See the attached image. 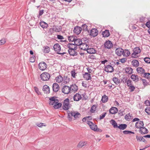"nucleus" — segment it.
Here are the masks:
<instances>
[{
    "instance_id": "nucleus-36",
    "label": "nucleus",
    "mask_w": 150,
    "mask_h": 150,
    "mask_svg": "<svg viewBox=\"0 0 150 150\" xmlns=\"http://www.w3.org/2000/svg\"><path fill=\"white\" fill-rule=\"evenodd\" d=\"M137 72L141 74H143L145 70L142 67H138L137 68Z\"/></svg>"
},
{
    "instance_id": "nucleus-3",
    "label": "nucleus",
    "mask_w": 150,
    "mask_h": 150,
    "mask_svg": "<svg viewBox=\"0 0 150 150\" xmlns=\"http://www.w3.org/2000/svg\"><path fill=\"white\" fill-rule=\"evenodd\" d=\"M69 98L66 99L64 101L63 109L65 110L69 109L70 107L69 105Z\"/></svg>"
},
{
    "instance_id": "nucleus-4",
    "label": "nucleus",
    "mask_w": 150,
    "mask_h": 150,
    "mask_svg": "<svg viewBox=\"0 0 150 150\" xmlns=\"http://www.w3.org/2000/svg\"><path fill=\"white\" fill-rule=\"evenodd\" d=\"M104 47L106 49H110L113 46L112 42L109 40H106L104 43Z\"/></svg>"
},
{
    "instance_id": "nucleus-45",
    "label": "nucleus",
    "mask_w": 150,
    "mask_h": 150,
    "mask_svg": "<svg viewBox=\"0 0 150 150\" xmlns=\"http://www.w3.org/2000/svg\"><path fill=\"white\" fill-rule=\"evenodd\" d=\"M81 117V114L77 111L76 112L75 115L74 117V120H76Z\"/></svg>"
},
{
    "instance_id": "nucleus-10",
    "label": "nucleus",
    "mask_w": 150,
    "mask_h": 150,
    "mask_svg": "<svg viewBox=\"0 0 150 150\" xmlns=\"http://www.w3.org/2000/svg\"><path fill=\"white\" fill-rule=\"evenodd\" d=\"M86 42H82V43L79 47V48L81 50H86L88 48L89 46L86 43Z\"/></svg>"
},
{
    "instance_id": "nucleus-35",
    "label": "nucleus",
    "mask_w": 150,
    "mask_h": 150,
    "mask_svg": "<svg viewBox=\"0 0 150 150\" xmlns=\"http://www.w3.org/2000/svg\"><path fill=\"white\" fill-rule=\"evenodd\" d=\"M108 96L105 95L103 96L101 99V100L103 103H105L108 101Z\"/></svg>"
},
{
    "instance_id": "nucleus-23",
    "label": "nucleus",
    "mask_w": 150,
    "mask_h": 150,
    "mask_svg": "<svg viewBox=\"0 0 150 150\" xmlns=\"http://www.w3.org/2000/svg\"><path fill=\"white\" fill-rule=\"evenodd\" d=\"M125 71L126 73L129 74H132L133 72L132 69L129 67H126L125 69Z\"/></svg>"
},
{
    "instance_id": "nucleus-33",
    "label": "nucleus",
    "mask_w": 150,
    "mask_h": 150,
    "mask_svg": "<svg viewBox=\"0 0 150 150\" xmlns=\"http://www.w3.org/2000/svg\"><path fill=\"white\" fill-rule=\"evenodd\" d=\"M43 52L45 53H49L50 51V49L49 47L47 46H45L43 47Z\"/></svg>"
},
{
    "instance_id": "nucleus-57",
    "label": "nucleus",
    "mask_w": 150,
    "mask_h": 150,
    "mask_svg": "<svg viewBox=\"0 0 150 150\" xmlns=\"http://www.w3.org/2000/svg\"><path fill=\"white\" fill-rule=\"evenodd\" d=\"M144 75L145 77L147 78V79H149L150 78V73H144Z\"/></svg>"
},
{
    "instance_id": "nucleus-44",
    "label": "nucleus",
    "mask_w": 150,
    "mask_h": 150,
    "mask_svg": "<svg viewBox=\"0 0 150 150\" xmlns=\"http://www.w3.org/2000/svg\"><path fill=\"white\" fill-rule=\"evenodd\" d=\"M62 104L61 103H59L58 102L57 103H55L53 107L55 109H57L60 108L62 106Z\"/></svg>"
},
{
    "instance_id": "nucleus-27",
    "label": "nucleus",
    "mask_w": 150,
    "mask_h": 150,
    "mask_svg": "<svg viewBox=\"0 0 150 150\" xmlns=\"http://www.w3.org/2000/svg\"><path fill=\"white\" fill-rule=\"evenodd\" d=\"M55 80L57 82L60 83L63 80V77L61 75H59L55 78Z\"/></svg>"
},
{
    "instance_id": "nucleus-2",
    "label": "nucleus",
    "mask_w": 150,
    "mask_h": 150,
    "mask_svg": "<svg viewBox=\"0 0 150 150\" xmlns=\"http://www.w3.org/2000/svg\"><path fill=\"white\" fill-rule=\"evenodd\" d=\"M53 48L55 52H60L61 50L60 46L58 43L55 44L53 46ZM57 53L60 55H61L62 56V55L67 54V53L65 52H63V53L57 52Z\"/></svg>"
},
{
    "instance_id": "nucleus-52",
    "label": "nucleus",
    "mask_w": 150,
    "mask_h": 150,
    "mask_svg": "<svg viewBox=\"0 0 150 150\" xmlns=\"http://www.w3.org/2000/svg\"><path fill=\"white\" fill-rule=\"evenodd\" d=\"M35 91L37 93L38 95H40L41 94L40 92L39 91L38 88L35 86L34 87Z\"/></svg>"
},
{
    "instance_id": "nucleus-25",
    "label": "nucleus",
    "mask_w": 150,
    "mask_h": 150,
    "mask_svg": "<svg viewBox=\"0 0 150 150\" xmlns=\"http://www.w3.org/2000/svg\"><path fill=\"white\" fill-rule=\"evenodd\" d=\"M83 78L85 79L87 81L91 80V77L90 74L87 72H86L83 74Z\"/></svg>"
},
{
    "instance_id": "nucleus-49",
    "label": "nucleus",
    "mask_w": 150,
    "mask_h": 150,
    "mask_svg": "<svg viewBox=\"0 0 150 150\" xmlns=\"http://www.w3.org/2000/svg\"><path fill=\"white\" fill-rule=\"evenodd\" d=\"M123 133L125 134H134V133L133 132L128 130L124 131H123Z\"/></svg>"
},
{
    "instance_id": "nucleus-9",
    "label": "nucleus",
    "mask_w": 150,
    "mask_h": 150,
    "mask_svg": "<svg viewBox=\"0 0 150 150\" xmlns=\"http://www.w3.org/2000/svg\"><path fill=\"white\" fill-rule=\"evenodd\" d=\"M123 52L124 50L121 47L117 48L115 50L116 54L118 56H120L122 54L123 55Z\"/></svg>"
},
{
    "instance_id": "nucleus-61",
    "label": "nucleus",
    "mask_w": 150,
    "mask_h": 150,
    "mask_svg": "<svg viewBox=\"0 0 150 150\" xmlns=\"http://www.w3.org/2000/svg\"><path fill=\"white\" fill-rule=\"evenodd\" d=\"M35 59H36V57L35 56L34 57H31L30 58V62H33L35 61Z\"/></svg>"
},
{
    "instance_id": "nucleus-22",
    "label": "nucleus",
    "mask_w": 150,
    "mask_h": 150,
    "mask_svg": "<svg viewBox=\"0 0 150 150\" xmlns=\"http://www.w3.org/2000/svg\"><path fill=\"white\" fill-rule=\"evenodd\" d=\"M68 47L69 48V49L72 50H76L77 49V47L76 46L74 43H69L68 44Z\"/></svg>"
},
{
    "instance_id": "nucleus-12",
    "label": "nucleus",
    "mask_w": 150,
    "mask_h": 150,
    "mask_svg": "<svg viewBox=\"0 0 150 150\" xmlns=\"http://www.w3.org/2000/svg\"><path fill=\"white\" fill-rule=\"evenodd\" d=\"M60 88V87L59 85L57 83H54L52 85L53 91L54 92H57Z\"/></svg>"
},
{
    "instance_id": "nucleus-6",
    "label": "nucleus",
    "mask_w": 150,
    "mask_h": 150,
    "mask_svg": "<svg viewBox=\"0 0 150 150\" xmlns=\"http://www.w3.org/2000/svg\"><path fill=\"white\" fill-rule=\"evenodd\" d=\"M88 33H89V35L91 36L94 37L97 36L98 34V31L96 28H93L89 32V30H88Z\"/></svg>"
},
{
    "instance_id": "nucleus-50",
    "label": "nucleus",
    "mask_w": 150,
    "mask_h": 150,
    "mask_svg": "<svg viewBox=\"0 0 150 150\" xmlns=\"http://www.w3.org/2000/svg\"><path fill=\"white\" fill-rule=\"evenodd\" d=\"M127 86L129 87L130 86L132 85V82L131 80H128L126 82Z\"/></svg>"
},
{
    "instance_id": "nucleus-13",
    "label": "nucleus",
    "mask_w": 150,
    "mask_h": 150,
    "mask_svg": "<svg viewBox=\"0 0 150 150\" xmlns=\"http://www.w3.org/2000/svg\"><path fill=\"white\" fill-rule=\"evenodd\" d=\"M139 132L142 134H145L147 133L148 132V131L145 127H142L141 128H139Z\"/></svg>"
},
{
    "instance_id": "nucleus-28",
    "label": "nucleus",
    "mask_w": 150,
    "mask_h": 150,
    "mask_svg": "<svg viewBox=\"0 0 150 150\" xmlns=\"http://www.w3.org/2000/svg\"><path fill=\"white\" fill-rule=\"evenodd\" d=\"M102 35L104 37H108L110 35V32L109 30H106L103 32Z\"/></svg>"
},
{
    "instance_id": "nucleus-29",
    "label": "nucleus",
    "mask_w": 150,
    "mask_h": 150,
    "mask_svg": "<svg viewBox=\"0 0 150 150\" xmlns=\"http://www.w3.org/2000/svg\"><path fill=\"white\" fill-rule=\"evenodd\" d=\"M35 18L33 17L29 21V24L31 26H33L34 25H35L37 22L36 21H35Z\"/></svg>"
},
{
    "instance_id": "nucleus-7",
    "label": "nucleus",
    "mask_w": 150,
    "mask_h": 150,
    "mask_svg": "<svg viewBox=\"0 0 150 150\" xmlns=\"http://www.w3.org/2000/svg\"><path fill=\"white\" fill-rule=\"evenodd\" d=\"M38 68L40 70L44 71L47 68V64L44 62H41L38 64Z\"/></svg>"
},
{
    "instance_id": "nucleus-48",
    "label": "nucleus",
    "mask_w": 150,
    "mask_h": 150,
    "mask_svg": "<svg viewBox=\"0 0 150 150\" xmlns=\"http://www.w3.org/2000/svg\"><path fill=\"white\" fill-rule=\"evenodd\" d=\"M131 117V115L130 113H128L125 116V119L127 120H129Z\"/></svg>"
},
{
    "instance_id": "nucleus-41",
    "label": "nucleus",
    "mask_w": 150,
    "mask_h": 150,
    "mask_svg": "<svg viewBox=\"0 0 150 150\" xmlns=\"http://www.w3.org/2000/svg\"><path fill=\"white\" fill-rule=\"evenodd\" d=\"M111 124L113 126V127L115 128H117L118 126L117 125V123L114 120L112 119L111 120Z\"/></svg>"
},
{
    "instance_id": "nucleus-56",
    "label": "nucleus",
    "mask_w": 150,
    "mask_h": 150,
    "mask_svg": "<svg viewBox=\"0 0 150 150\" xmlns=\"http://www.w3.org/2000/svg\"><path fill=\"white\" fill-rule=\"evenodd\" d=\"M143 138V137H142L141 136H136V138L137 140V141H139V142H141L142 141Z\"/></svg>"
},
{
    "instance_id": "nucleus-16",
    "label": "nucleus",
    "mask_w": 150,
    "mask_h": 150,
    "mask_svg": "<svg viewBox=\"0 0 150 150\" xmlns=\"http://www.w3.org/2000/svg\"><path fill=\"white\" fill-rule=\"evenodd\" d=\"M42 90L45 93H49L50 89L49 86L47 85H45L43 87Z\"/></svg>"
},
{
    "instance_id": "nucleus-43",
    "label": "nucleus",
    "mask_w": 150,
    "mask_h": 150,
    "mask_svg": "<svg viewBox=\"0 0 150 150\" xmlns=\"http://www.w3.org/2000/svg\"><path fill=\"white\" fill-rule=\"evenodd\" d=\"M77 37L74 36H70L68 37V40L69 42H74Z\"/></svg>"
},
{
    "instance_id": "nucleus-55",
    "label": "nucleus",
    "mask_w": 150,
    "mask_h": 150,
    "mask_svg": "<svg viewBox=\"0 0 150 150\" xmlns=\"http://www.w3.org/2000/svg\"><path fill=\"white\" fill-rule=\"evenodd\" d=\"M145 111L148 115H150V107H147L145 109Z\"/></svg>"
},
{
    "instance_id": "nucleus-38",
    "label": "nucleus",
    "mask_w": 150,
    "mask_h": 150,
    "mask_svg": "<svg viewBox=\"0 0 150 150\" xmlns=\"http://www.w3.org/2000/svg\"><path fill=\"white\" fill-rule=\"evenodd\" d=\"M90 128L92 130H93L95 131H99V129H98L97 125H95L93 123L92 125V126H91Z\"/></svg>"
},
{
    "instance_id": "nucleus-64",
    "label": "nucleus",
    "mask_w": 150,
    "mask_h": 150,
    "mask_svg": "<svg viewBox=\"0 0 150 150\" xmlns=\"http://www.w3.org/2000/svg\"><path fill=\"white\" fill-rule=\"evenodd\" d=\"M44 12V10H40L39 11V15L37 16V17H38V18L39 17V16H41L42 15Z\"/></svg>"
},
{
    "instance_id": "nucleus-26",
    "label": "nucleus",
    "mask_w": 150,
    "mask_h": 150,
    "mask_svg": "<svg viewBox=\"0 0 150 150\" xmlns=\"http://www.w3.org/2000/svg\"><path fill=\"white\" fill-rule=\"evenodd\" d=\"M132 65L134 67H137L139 66V63L138 60L136 59L133 60L131 62Z\"/></svg>"
},
{
    "instance_id": "nucleus-58",
    "label": "nucleus",
    "mask_w": 150,
    "mask_h": 150,
    "mask_svg": "<svg viewBox=\"0 0 150 150\" xmlns=\"http://www.w3.org/2000/svg\"><path fill=\"white\" fill-rule=\"evenodd\" d=\"M49 100H50V101H51L52 102L53 101L54 102L55 101V102H59L58 100L57 99H55V98L54 97H53L52 98H50Z\"/></svg>"
},
{
    "instance_id": "nucleus-20",
    "label": "nucleus",
    "mask_w": 150,
    "mask_h": 150,
    "mask_svg": "<svg viewBox=\"0 0 150 150\" xmlns=\"http://www.w3.org/2000/svg\"><path fill=\"white\" fill-rule=\"evenodd\" d=\"M118 110L117 108L115 107H112L109 110V112L112 114L116 113Z\"/></svg>"
},
{
    "instance_id": "nucleus-47",
    "label": "nucleus",
    "mask_w": 150,
    "mask_h": 150,
    "mask_svg": "<svg viewBox=\"0 0 150 150\" xmlns=\"http://www.w3.org/2000/svg\"><path fill=\"white\" fill-rule=\"evenodd\" d=\"M96 106L95 105H93L91 109V111L92 112H94L96 110Z\"/></svg>"
},
{
    "instance_id": "nucleus-31",
    "label": "nucleus",
    "mask_w": 150,
    "mask_h": 150,
    "mask_svg": "<svg viewBox=\"0 0 150 150\" xmlns=\"http://www.w3.org/2000/svg\"><path fill=\"white\" fill-rule=\"evenodd\" d=\"M40 26L43 28H46L48 26V24L43 21H41L40 23Z\"/></svg>"
},
{
    "instance_id": "nucleus-63",
    "label": "nucleus",
    "mask_w": 150,
    "mask_h": 150,
    "mask_svg": "<svg viewBox=\"0 0 150 150\" xmlns=\"http://www.w3.org/2000/svg\"><path fill=\"white\" fill-rule=\"evenodd\" d=\"M144 104L146 106H150V101L149 100H146L144 101Z\"/></svg>"
},
{
    "instance_id": "nucleus-21",
    "label": "nucleus",
    "mask_w": 150,
    "mask_h": 150,
    "mask_svg": "<svg viewBox=\"0 0 150 150\" xmlns=\"http://www.w3.org/2000/svg\"><path fill=\"white\" fill-rule=\"evenodd\" d=\"M144 123L143 121H140L136 122L135 126L137 128H140L144 126Z\"/></svg>"
},
{
    "instance_id": "nucleus-40",
    "label": "nucleus",
    "mask_w": 150,
    "mask_h": 150,
    "mask_svg": "<svg viewBox=\"0 0 150 150\" xmlns=\"http://www.w3.org/2000/svg\"><path fill=\"white\" fill-rule=\"evenodd\" d=\"M130 54V51L127 50H124L123 55L124 56L127 57L129 56Z\"/></svg>"
},
{
    "instance_id": "nucleus-46",
    "label": "nucleus",
    "mask_w": 150,
    "mask_h": 150,
    "mask_svg": "<svg viewBox=\"0 0 150 150\" xmlns=\"http://www.w3.org/2000/svg\"><path fill=\"white\" fill-rule=\"evenodd\" d=\"M87 27H88V26L86 24H84L82 25V28L83 30L84 31H88V29H87Z\"/></svg>"
},
{
    "instance_id": "nucleus-39",
    "label": "nucleus",
    "mask_w": 150,
    "mask_h": 150,
    "mask_svg": "<svg viewBox=\"0 0 150 150\" xmlns=\"http://www.w3.org/2000/svg\"><path fill=\"white\" fill-rule=\"evenodd\" d=\"M133 52L135 54H137L140 52L141 50L139 47H136L133 49Z\"/></svg>"
},
{
    "instance_id": "nucleus-11",
    "label": "nucleus",
    "mask_w": 150,
    "mask_h": 150,
    "mask_svg": "<svg viewBox=\"0 0 150 150\" xmlns=\"http://www.w3.org/2000/svg\"><path fill=\"white\" fill-rule=\"evenodd\" d=\"M76 112V111H72L71 112L69 111H68V117L69 119V120H72V117H73L74 118Z\"/></svg>"
},
{
    "instance_id": "nucleus-54",
    "label": "nucleus",
    "mask_w": 150,
    "mask_h": 150,
    "mask_svg": "<svg viewBox=\"0 0 150 150\" xmlns=\"http://www.w3.org/2000/svg\"><path fill=\"white\" fill-rule=\"evenodd\" d=\"M6 42V40L5 38H2L0 40V45H3Z\"/></svg>"
},
{
    "instance_id": "nucleus-37",
    "label": "nucleus",
    "mask_w": 150,
    "mask_h": 150,
    "mask_svg": "<svg viewBox=\"0 0 150 150\" xmlns=\"http://www.w3.org/2000/svg\"><path fill=\"white\" fill-rule=\"evenodd\" d=\"M86 144V142L81 141L77 145V147L80 148L85 145Z\"/></svg>"
},
{
    "instance_id": "nucleus-60",
    "label": "nucleus",
    "mask_w": 150,
    "mask_h": 150,
    "mask_svg": "<svg viewBox=\"0 0 150 150\" xmlns=\"http://www.w3.org/2000/svg\"><path fill=\"white\" fill-rule=\"evenodd\" d=\"M71 76L73 78L75 77V75H76V73H75L74 70H73L72 71H71Z\"/></svg>"
},
{
    "instance_id": "nucleus-34",
    "label": "nucleus",
    "mask_w": 150,
    "mask_h": 150,
    "mask_svg": "<svg viewBox=\"0 0 150 150\" xmlns=\"http://www.w3.org/2000/svg\"><path fill=\"white\" fill-rule=\"evenodd\" d=\"M88 53L89 54H95L96 52V50L93 48H88L87 50Z\"/></svg>"
},
{
    "instance_id": "nucleus-15",
    "label": "nucleus",
    "mask_w": 150,
    "mask_h": 150,
    "mask_svg": "<svg viewBox=\"0 0 150 150\" xmlns=\"http://www.w3.org/2000/svg\"><path fill=\"white\" fill-rule=\"evenodd\" d=\"M82 40L79 38H76L74 40V43L77 47V46H79V47L82 43Z\"/></svg>"
},
{
    "instance_id": "nucleus-5",
    "label": "nucleus",
    "mask_w": 150,
    "mask_h": 150,
    "mask_svg": "<svg viewBox=\"0 0 150 150\" xmlns=\"http://www.w3.org/2000/svg\"><path fill=\"white\" fill-rule=\"evenodd\" d=\"M62 92L65 94H68L71 92L70 87L67 86H64L62 90Z\"/></svg>"
},
{
    "instance_id": "nucleus-24",
    "label": "nucleus",
    "mask_w": 150,
    "mask_h": 150,
    "mask_svg": "<svg viewBox=\"0 0 150 150\" xmlns=\"http://www.w3.org/2000/svg\"><path fill=\"white\" fill-rule=\"evenodd\" d=\"M63 82L65 84H67L69 83L70 80V78L69 76L64 75L63 77Z\"/></svg>"
},
{
    "instance_id": "nucleus-8",
    "label": "nucleus",
    "mask_w": 150,
    "mask_h": 150,
    "mask_svg": "<svg viewBox=\"0 0 150 150\" xmlns=\"http://www.w3.org/2000/svg\"><path fill=\"white\" fill-rule=\"evenodd\" d=\"M104 70L108 73H112L114 71V69L112 66L108 65L105 67Z\"/></svg>"
},
{
    "instance_id": "nucleus-14",
    "label": "nucleus",
    "mask_w": 150,
    "mask_h": 150,
    "mask_svg": "<svg viewBox=\"0 0 150 150\" xmlns=\"http://www.w3.org/2000/svg\"><path fill=\"white\" fill-rule=\"evenodd\" d=\"M70 88L71 92L72 91L74 93L76 92L78 89V86L75 84H74L71 85V86L70 87Z\"/></svg>"
},
{
    "instance_id": "nucleus-30",
    "label": "nucleus",
    "mask_w": 150,
    "mask_h": 150,
    "mask_svg": "<svg viewBox=\"0 0 150 150\" xmlns=\"http://www.w3.org/2000/svg\"><path fill=\"white\" fill-rule=\"evenodd\" d=\"M127 127V125L126 124H120L119 125L117 128L121 130H124Z\"/></svg>"
},
{
    "instance_id": "nucleus-17",
    "label": "nucleus",
    "mask_w": 150,
    "mask_h": 150,
    "mask_svg": "<svg viewBox=\"0 0 150 150\" xmlns=\"http://www.w3.org/2000/svg\"><path fill=\"white\" fill-rule=\"evenodd\" d=\"M82 30V28L80 27L76 26L74 27V32L76 33V34L79 35L81 32Z\"/></svg>"
},
{
    "instance_id": "nucleus-32",
    "label": "nucleus",
    "mask_w": 150,
    "mask_h": 150,
    "mask_svg": "<svg viewBox=\"0 0 150 150\" xmlns=\"http://www.w3.org/2000/svg\"><path fill=\"white\" fill-rule=\"evenodd\" d=\"M131 78L134 81L137 82L139 80V78L137 75L135 74H132L131 76Z\"/></svg>"
},
{
    "instance_id": "nucleus-59",
    "label": "nucleus",
    "mask_w": 150,
    "mask_h": 150,
    "mask_svg": "<svg viewBox=\"0 0 150 150\" xmlns=\"http://www.w3.org/2000/svg\"><path fill=\"white\" fill-rule=\"evenodd\" d=\"M106 114V112H103L102 114L100 115L99 119L100 120L103 119L105 117Z\"/></svg>"
},
{
    "instance_id": "nucleus-53",
    "label": "nucleus",
    "mask_w": 150,
    "mask_h": 150,
    "mask_svg": "<svg viewBox=\"0 0 150 150\" xmlns=\"http://www.w3.org/2000/svg\"><path fill=\"white\" fill-rule=\"evenodd\" d=\"M144 60L146 63H150V58L148 57H145L144 58Z\"/></svg>"
},
{
    "instance_id": "nucleus-42",
    "label": "nucleus",
    "mask_w": 150,
    "mask_h": 150,
    "mask_svg": "<svg viewBox=\"0 0 150 150\" xmlns=\"http://www.w3.org/2000/svg\"><path fill=\"white\" fill-rule=\"evenodd\" d=\"M112 80L116 85H118L120 83V80L116 77H114L113 78Z\"/></svg>"
},
{
    "instance_id": "nucleus-19",
    "label": "nucleus",
    "mask_w": 150,
    "mask_h": 150,
    "mask_svg": "<svg viewBox=\"0 0 150 150\" xmlns=\"http://www.w3.org/2000/svg\"><path fill=\"white\" fill-rule=\"evenodd\" d=\"M74 100L75 101H78L81 99V97L79 93H77L74 96Z\"/></svg>"
},
{
    "instance_id": "nucleus-18",
    "label": "nucleus",
    "mask_w": 150,
    "mask_h": 150,
    "mask_svg": "<svg viewBox=\"0 0 150 150\" xmlns=\"http://www.w3.org/2000/svg\"><path fill=\"white\" fill-rule=\"evenodd\" d=\"M72 50V49H69L68 52L69 53L71 56H75L77 55V53L76 52L75 50Z\"/></svg>"
},
{
    "instance_id": "nucleus-51",
    "label": "nucleus",
    "mask_w": 150,
    "mask_h": 150,
    "mask_svg": "<svg viewBox=\"0 0 150 150\" xmlns=\"http://www.w3.org/2000/svg\"><path fill=\"white\" fill-rule=\"evenodd\" d=\"M135 89L134 86L132 85L129 86V89L130 90V92H132L134 91Z\"/></svg>"
},
{
    "instance_id": "nucleus-62",
    "label": "nucleus",
    "mask_w": 150,
    "mask_h": 150,
    "mask_svg": "<svg viewBox=\"0 0 150 150\" xmlns=\"http://www.w3.org/2000/svg\"><path fill=\"white\" fill-rule=\"evenodd\" d=\"M127 78L126 77H124L122 79V81L124 83L127 82Z\"/></svg>"
},
{
    "instance_id": "nucleus-1",
    "label": "nucleus",
    "mask_w": 150,
    "mask_h": 150,
    "mask_svg": "<svg viewBox=\"0 0 150 150\" xmlns=\"http://www.w3.org/2000/svg\"><path fill=\"white\" fill-rule=\"evenodd\" d=\"M50 77V74L47 72H44L40 75V78L43 81H48Z\"/></svg>"
}]
</instances>
